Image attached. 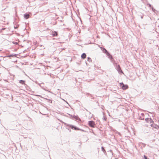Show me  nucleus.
<instances>
[{
    "mask_svg": "<svg viewBox=\"0 0 159 159\" xmlns=\"http://www.w3.org/2000/svg\"><path fill=\"white\" fill-rule=\"evenodd\" d=\"M65 125H66V129H67L69 130L70 131H71V130L69 129V128H70L72 129H74L75 130H79L80 129L76 127V126L71 125H69L67 124H65Z\"/></svg>",
    "mask_w": 159,
    "mask_h": 159,
    "instance_id": "f257e3e1",
    "label": "nucleus"
},
{
    "mask_svg": "<svg viewBox=\"0 0 159 159\" xmlns=\"http://www.w3.org/2000/svg\"><path fill=\"white\" fill-rule=\"evenodd\" d=\"M88 125L90 127L92 128H94L95 125V124L94 121L93 120H90L89 121Z\"/></svg>",
    "mask_w": 159,
    "mask_h": 159,
    "instance_id": "f03ea898",
    "label": "nucleus"
},
{
    "mask_svg": "<svg viewBox=\"0 0 159 159\" xmlns=\"http://www.w3.org/2000/svg\"><path fill=\"white\" fill-rule=\"evenodd\" d=\"M120 85L121 86L122 89L123 90H125L127 89L128 88V86L127 85L124 84L123 83H120Z\"/></svg>",
    "mask_w": 159,
    "mask_h": 159,
    "instance_id": "7ed1b4c3",
    "label": "nucleus"
},
{
    "mask_svg": "<svg viewBox=\"0 0 159 159\" xmlns=\"http://www.w3.org/2000/svg\"><path fill=\"white\" fill-rule=\"evenodd\" d=\"M106 55L110 59L111 61H112L114 60L111 55L108 52L106 53Z\"/></svg>",
    "mask_w": 159,
    "mask_h": 159,
    "instance_id": "20e7f679",
    "label": "nucleus"
},
{
    "mask_svg": "<svg viewBox=\"0 0 159 159\" xmlns=\"http://www.w3.org/2000/svg\"><path fill=\"white\" fill-rule=\"evenodd\" d=\"M116 70L119 72H121L123 73L122 71L121 70L120 66L119 65H117L116 67Z\"/></svg>",
    "mask_w": 159,
    "mask_h": 159,
    "instance_id": "39448f33",
    "label": "nucleus"
},
{
    "mask_svg": "<svg viewBox=\"0 0 159 159\" xmlns=\"http://www.w3.org/2000/svg\"><path fill=\"white\" fill-rule=\"evenodd\" d=\"M150 125L152 127H154L156 129H158L159 128V126L156 124H154L153 125V124H151Z\"/></svg>",
    "mask_w": 159,
    "mask_h": 159,
    "instance_id": "423d86ee",
    "label": "nucleus"
},
{
    "mask_svg": "<svg viewBox=\"0 0 159 159\" xmlns=\"http://www.w3.org/2000/svg\"><path fill=\"white\" fill-rule=\"evenodd\" d=\"M53 37L57 36L58 35L57 32L56 31L52 32V34Z\"/></svg>",
    "mask_w": 159,
    "mask_h": 159,
    "instance_id": "0eeeda50",
    "label": "nucleus"
},
{
    "mask_svg": "<svg viewBox=\"0 0 159 159\" xmlns=\"http://www.w3.org/2000/svg\"><path fill=\"white\" fill-rule=\"evenodd\" d=\"M24 17L26 19H28L29 18L30 15L28 14L25 13L24 15Z\"/></svg>",
    "mask_w": 159,
    "mask_h": 159,
    "instance_id": "6e6552de",
    "label": "nucleus"
},
{
    "mask_svg": "<svg viewBox=\"0 0 159 159\" xmlns=\"http://www.w3.org/2000/svg\"><path fill=\"white\" fill-rule=\"evenodd\" d=\"M102 50L103 52L104 53H107L108 51L107 50L104 48H102V47H101L100 48Z\"/></svg>",
    "mask_w": 159,
    "mask_h": 159,
    "instance_id": "1a4fd4ad",
    "label": "nucleus"
},
{
    "mask_svg": "<svg viewBox=\"0 0 159 159\" xmlns=\"http://www.w3.org/2000/svg\"><path fill=\"white\" fill-rule=\"evenodd\" d=\"M16 54H12L11 55H8L7 56V57H16Z\"/></svg>",
    "mask_w": 159,
    "mask_h": 159,
    "instance_id": "9d476101",
    "label": "nucleus"
},
{
    "mask_svg": "<svg viewBox=\"0 0 159 159\" xmlns=\"http://www.w3.org/2000/svg\"><path fill=\"white\" fill-rule=\"evenodd\" d=\"M69 115L71 117L74 118L76 120H79V117H78L77 118V117L75 115H71L70 114H69Z\"/></svg>",
    "mask_w": 159,
    "mask_h": 159,
    "instance_id": "9b49d317",
    "label": "nucleus"
},
{
    "mask_svg": "<svg viewBox=\"0 0 159 159\" xmlns=\"http://www.w3.org/2000/svg\"><path fill=\"white\" fill-rule=\"evenodd\" d=\"M86 55L85 53H83L81 55V58L84 59L86 57Z\"/></svg>",
    "mask_w": 159,
    "mask_h": 159,
    "instance_id": "f8f14e48",
    "label": "nucleus"
},
{
    "mask_svg": "<svg viewBox=\"0 0 159 159\" xmlns=\"http://www.w3.org/2000/svg\"><path fill=\"white\" fill-rule=\"evenodd\" d=\"M19 83L24 85H26L25 83V81L24 80H19Z\"/></svg>",
    "mask_w": 159,
    "mask_h": 159,
    "instance_id": "ddd939ff",
    "label": "nucleus"
},
{
    "mask_svg": "<svg viewBox=\"0 0 159 159\" xmlns=\"http://www.w3.org/2000/svg\"><path fill=\"white\" fill-rule=\"evenodd\" d=\"M149 123L150 124H153V121L152 120L151 118H149Z\"/></svg>",
    "mask_w": 159,
    "mask_h": 159,
    "instance_id": "4468645a",
    "label": "nucleus"
},
{
    "mask_svg": "<svg viewBox=\"0 0 159 159\" xmlns=\"http://www.w3.org/2000/svg\"><path fill=\"white\" fill-rule=\"evenodd\" d=\"M6 30L7 31V32H8L9 30V29L8 28H2L1 30Z\"/></svg>",
    "mask_w": 159,
    "mask_h": 159,
    "instance_id": "2eb2a0df",
    "label": "nucleus"
},
{
    "mask_svg": "<svg viewBox=\"0 0 159 159\" xmlns=\"http://www.w3.org/2000/svg\"><path fill=\"white\" fill-rule=\"evenodd\" d=\"M45 99L48 100V102L49 103H51L52 102V100L50 99H48L46 98H44Z\"/></svg>",
    "mask_w": 159,
    "mask_h": 159,
    "instance_id": "dca6fc26",
    "label": "nucleus"
},
{
    "mask_svg": "<svg viewBox=\"0 0 159 159\" xmlns=\"http://www.w3.org/2000/svg\"><path fill=\"white\" fill-rule=\"evenodd\" d=\"M102 150L105 153V152H106L104 147H102L101 148Z\"/></svg>",
    "mask_w": 159,
    "mask_h": 159,
    "instance_id": "f3484780",
    "label": "nucleus"
},
{
    "mask_svg": "<svg viewBox=\"0 0 159 159\" xmlns=\"http://www.w3.org/2000/svg\"><path fill=\"white\" fill-rule=\"evenodd\" d=\"M144 116V114H143V113H142L141 114V120H144V118H142L141 117V116H143H143Z\"/></svg>",
    "mask_w": 159,
    "mask_h": 159,
    "instance_id": "a211bd4d",
    "label": "nucleus"
},
{
    "mask_svg": "<svg viewBox=\"0 0 159 159\" xmlns=\"http://www.w3.org/2000/svg\"><path fill=\"white\" fill-rule=\"evenodd\" d=\"M87 60L88 61L90 62H91L92 61L91 59L89 57H88L87 58Z\"/></svg>",
    "mask_w": 159,
    "mask_h": 159,
    "instance_id": "6ab92c4d",
    "label": "nucleus"
},
{
    "mask_svg": "<svg viewBox=\"0 0 159 159\" xmlns=\"http://www.w3.org/2000/svg\"><path fill=\"white\" fill-rule=\"evenodd\" d=\"M149 118H146L145 119V120L147 122H149Z\"/></svg>",
    "mask_w": 159,
    "mask_h": 159,
    "instance_id": "aec40b11",
    "label": "nucleus"
},
{
    "mask_svg": "<svg viewBox=\"0 0 159 159\" xmlns=\"http://www.w3.org/2000/svg\"><path fill=\"white\" fill-rule=\"evenodd\" d=\"M102 119H103L104 120H105V121H106V120H107V118H106L105 116H103V118H102Z\"/></svg>",
    "mask_w": 159,
    "mask_h": 159,
    "instance_id": "412c9836",
    "label": "nucleus"
},
{
    "mask_svg": "<svg viewBox=\"0 0 159 159\" xmlns=\"http://www.w3.org/2000/svg\"><path fill=\"white\" fill-rule=\"evenodd\" d=\"M144 159H149V158H148L145 155H144Z\"/></svg>",
    "mask_w": 159,
    "mask_h": 159,
    "instance_id": "4be33fe9",
    "label": "nucleus"
},
{
    "mask_svg": "<svg viewBox=\"0 0 159 159\" xmlns=\"http://www.w3.org/2000/svg\"><path fill=\"white\" fill-rule=\"evenodd\" d=\"M36 96H37V97H40L41 98H43L41 96L39 95H36Z\"/></svg>",
    "mask_w": 159,
    "mask_h": 159,
    "instance_id": "5701e85b",
    "label": "nucleus"
},
{
    "mask_svg": "<svg viewBox=\"0 0 159 159\" xmlns=\"http://www.w3.org/2000/svg\"><path fill=\"white\" fill-rule=\"evenodd\" d=\"M79 130H81V131H82L85 132V130H84L82 129H80Z\"/></svg>",
    "mask_w": 159,
    "mask_h": 159,
    "instance_id": "b1692460",
    "label": "nucleus"
},
{
    "mask_svg": "<svg viewBox=\"0 0 159 159\" xmlns=\"http://www.w3.org/2000/svg\"><path fill=\"white\" fill-rule=\"evenodd\" d=\"M13 43L15 44H18L17 43V42H13Z\"/></svg>",
    "mask_w": 159,
    "mask_h": 159,
    "instance_id": "393cba45",
    "label": "nucleus"
},
{
    "mask_svg": "<svg viewBox=\"0 0 159 159\" xmlns=\"http://www.w3.org/2000/svg\"><path fill=\"white\" fill-rule=\"evenodd\" d=\"M85 109V110H86V111H88V112H89V114H91V112H90L89 111H88L86 109Z\"/></svg>",
    "mask_w": 159,
    "mask_h": 159,
    "instance_id": "a878e982",
    "label": "nucleus"
},
{
    "mask_svg": "<svg viewBox=\"0 0 159 159\" xmlns=\"http://www.w3.org/2000/svg\"><path fill=\"white\" fill-rule=\"evenodd\" d=\"M149 6L150 7H152V5H151V4H149Z\"/></svg>",
    "mask_w": 159,
    "mask_h": 159,
    "instance_id": "bb28decb",
    "label": "nucleus"
},
{
    "mask_svg": "<svg viewBox=\"0 0 159 159\" xmlns=\"http://www.w3.org/2000/svg\"><path fill=\"white\" fill-rule=\"evenodd\" d=\"M14 28L15 29H16V28H17V26H16V27L14 26Z\"/></svg>",
    "mask_w": 159,
    "mask_h": 159,
    "instance_id": "cd10ccee",
    "label": "nucleus"
},
{
    "mask_svg": "<svg viewBox=\"0 0 159 159\" xmlns=\"http://www.w3.org/2000/svg\"><path fill=\"white\" fill-rule=\"evenodd\" d=\"M143 16H141V19L143 18Z\"/></svg>",
    "mask_w": 159,
    "mask_h": 159,
    "instance_id": "c85d7f7f",
    "label": "nucleus"
},
{
    "mask_svg": "<svg viewBox=\"0 0 159 159\" xmlns=\"http://www.w3.org/2000/svg\"><path fill=\"white\" fill-rule=\"evenodd\" d=\"M152 10L153 11V8L152 7Z\"/></svg>",
    "mask_w": 159,
    "mask_h": 159,
    "instance_id": "c756f323",
    "label": "nucleus"
}]
</instances>
